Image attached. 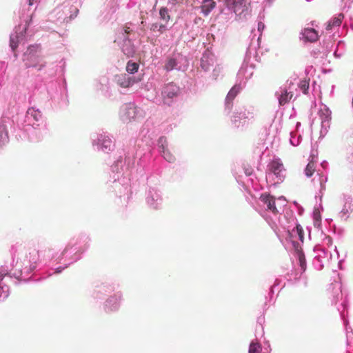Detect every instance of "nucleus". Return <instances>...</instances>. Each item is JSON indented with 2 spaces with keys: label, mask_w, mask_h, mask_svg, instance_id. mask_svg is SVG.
Segmentation results:
<instances>
[{
  "label": "nucleus",
  "mask_w": 353,
  "mask_h": 353,
  "mask_svg": "<svg viewBox=\"0 0 353 353\" xmlns=\"http://www.w3.org/2000/svg\"><path fill=\"white\" fill-rule=\"evenodd\" d=\"M41 51V47L38 45L30 46L26 54L25 61L28 68H36L38 70H41L46 66V62L43 58L37 53Z\"/></svg>",
  "instance_id": "nucleus-1"
},
{
  "label": "nucleus",
  "mask_w": 353,
  "mask_h": 353,
  "mask_svg": "<svg viewBox=\"0 0 353 353\" xmlns=\"http://www.w3.org/2000/svg\"><path fill=\"white\" fill-rule=\"evenodd\" d=\"M180 93V88L176 85L171 83L165 85L162 90L161 94L163 103L170 105L173 99L178 97Z\"/></svg>",
  "instance_id": "nucleus-2"
},
{
  "label": "nucleus",
  "mask_w": 353,
  "mask_h": 353,
  "mask_svg": "<svg viewBox=\"0 0 353 353\" xmlns=\"http://www.w3.org/2000/svg\"><path fill=\"white\" fill-rule=\"evenodd\" d=\"M250 4L251 0H225L227 8L237 14L248 10Z\"/></svg>",
  "instance_id": "nucleus-3"
},
{
  "label": "nucleus",
  "mask_w": 353,
  "mask_h": 353,
  "mask_svg": "<svg viewBox=\"0 0 353 353\" xmlns=\"http://www.w3.org/2000/svg\"><path fill=\"white\" fill-rule=\"evenodd\" d=\"M241 89V88L240 85H234L230 89V90L228 93V95L225 98L226 108H228V110H231V108L232 107V101L234 99V98L237 96V94L240 92Z\"/></svg>",
  "instance_id": "nucleus-4"
},
{
  "label": "nucleus",
  "mask_w": 353,
  "mask_h": 353,
  "mask_svg": "<svg viewBox=\"0 0 353 353\" xmlns=\"http://www.w3.org/2000/svg\"><path fill=\"white\" fill-rule=\"evenodd\" d=\"M303 37L307 41L315 42L319 39L318 32L312 28H306L302 32Z\"/></svg>",
  "instance_id": "nucleus-5"
},
{
  "label": "nucleus",
  "mask_w": 353,
  "mask_h": 353,
  "mask_svg": "<svg viewBox=\"0 0 353 353\" xmlns=\"http://www.w3.org/2000/svg\"><path fill=\"white\" fill-rule=\"evenodd\" d=\"M260 199L267 205L268 209L276 214L278 212L275 205V199L269 194H261Z\"/></svg>",
  "instance_id": "nucleus-6"
},
{
  "label": "nucleus",
  "mask_w": 353,
  "mask_h": 353,
  "mask_svg": "<svg viewBox=\"0 0 353 353\" xmlns=\"http://www.w3.org/2000/svg\"><path fill=\"white\" fill-rule=\"evenodd\" d=\"M137 108L133 105L128 104L126 105L124 109V112L123 114V117L130 121L132 119H135L137 118Z\"/></svg>",
  "instance_id": "nucleus-7"
},
{
  "label": "nucleus",
  "mask_w": 353,
  "mask_h": 353,
  "mask_svg": "<svg viewBox=\"0 0 353 353\" xmlns=\"http://www.w3.org/2000/svg\"><path fill=\"white\" fill-rule=\"evenodd\" d=\"M269 167L270 171L277 176H280L281 173L284 170L283 164L279 159L272 160L270 162Z\"/></svg>",
  "instance_id": "nucleus-8"
},
{
  "label": "nucleus",
  "mask_w": 353,
  "mask_h": 353,
  "mask_svg": "<svg viewBox=\"0 0 353 353\" xmlns=\"http://www.w3.org/2000/svg\"><path fill=\"white\" fill-rule=\"evenodd\" d=\"M216 2L214 0H203L201 6V12L205 16H208L210 12L216 7Z\"/></svg>",
  "instance_id": "nucleus-9"
},
{
  "label": "nucleus",
  "mask_w": 353,
  "mask_h": 353,
  "mask_svg": "<svg viewBox=\"0 0 353 353\" xmlns=\"http://www.w3.org/2000/svg\"><path fill=\"white\" fill-rule=\"evenodd\" d=\"M212 58L209 54H204L201 60V67L205 71L208 70L212 65Z\"/></svg>",
  "instance_id": "nucleus-10"
},
{
  "label": "nucleus",
  "mask_w": 353,
  "mask_h": 353,
  "mask_svg": "<svg viewBox=\"0 0 353 353\" xmlns=\"http://www.w3.org/2000/svg\"><path fill=\"white\" fill-rule=\"evenodd\" d=\"M293 97L292 92H288L284 90L279 98V103L280 105H284L288 103Z\"/></svg>",
  "instance_id": "nucleus-11"
},
{
  "label": "nucleus",
  "mask_w": 353,
  "mask_h": 353,
  "mask_svg": "<svg viewBox=\"0 0 353 353\" xmlns=\"http://www.w3.org/2000/svg\"><path fill=\"white\" fill-rule=\"evenodd\" d=\"M8 141V135L5 125L0 123V147Z\"/></svg>",
  "instance_id": "nucleus-12"
},
{
  "label": "nucleus",
  "mask_w": 353,
  "mask_h": 353,
  "mask_svg": "<svg viewBox=\"0 0 353 353\" xmlns=\"http://www.w3.org/2000/svg\"><path fill=\"white\" fill-rule=\"evenodd\" d=\"M343 16L342 14H339L338 17L334 18L332 20L329 21L326 26V29L327 30H330L334 26H339L341 23L342 19Z\"/></svg>",
  "instance_id": "nucleus-13"
},
{
  "label": "nucleus",
  "mask_w": 353,
  "mask_h": 353,
  "mask_svg": "<svg viewBox=\"0 0 353 353\" xmlns=\"http://www.w3.org/2000/svg\"><path fill=\"white\" fill-rule=\"evenodd\" d=\"M316 170V163L312 160L310 161L306 168H305L304 172L307 177H311Z\"/></svg>",
  "instance_id": "nucleus-14"
},
{
  "label": "nucleus",
  "mask_w": 353,
  "mask_h": 353,
  "mask_svg": "<svg viewBox=\"0 0 353 353\" xmlns=\"http://www.w3.org/2000/svg\"><path fill=\"white\" fill-rule=\"evenodd\" d=\"M310 86V79H304L299 83V88L302 90L303 93L307 94Z\"/></svg>",
  "instance_id": "nucleus-15"
},
{
  "label": "nucleus",
  "mask_w": 353,
  "mask_h": 353,
  "mask_svg": "<svg viewBox=\"0 0 353 353\" xmlns=\"http://www.w3.org/2000/svg\"><path fill=\"white\" fill-rule=\"evenodd\" d=\"M139 64L135 62H132L131 61H128L126 65V70L130 74H134L137 72L139 69Z\"/></svg>",
  "instance_id": "nucleus-16"
},
{
  "label": "nucleus",
  "mask_w": 353,
  "mask_h": 353,
  "mask_svg": "<svg viewBox=\"0 0 353 353\" xmlns=\"http://www.w3.org/2000/svg\"><path fill=\"white\" fill-rule=\"evenodd\" d=\"M176 65H177V61L175 59L169 58L165 64L164 68L167 71H170V70L174 69L175 67L176 66Z\"/></svg>",
  "instance_id": "nucleus-17"
},
{
  "label": "nucleus",
  "mask_w": 353,
  "mask_h": 353,
  "mask_svg": "<svg viewBox=\"0 0 353 353\" xmlns=\"http://www.w3.org/2000/svg\"><path fill=\"white\" fill-rule=\"evenodd\" d=\"M159 15L160 19L165 21V23H168L170 19V16L169 14V12L168 8H161L159 10Z\"/></svg>",
  "instance_id": "nucleus-18"
},
{
  "label": "nucleus",
  "mask_w": 353,
  "mask_h": 353,
  "mask_svg": "<svg viewBox=\"0 0 353 353\" xmlns=\"http://www.w3.org/2000/svg\"><path fill=\"white\" fill-rule=\"evenodd\" d=\"M261 351V345L257 342H252L249 347V353H260Z\"/></svg>",
  "instance_id": "nucleus-19"
},
{
  "label": "nucleus",
  "mask_w": 353,
  "mask_h": 353,
  "mask_svg": "<svg viewBox=\"0 0 353 353\" xmlns=\"http://www.w3.org/2000/svg\"><path fill=\"white\" fill-rule=\"evenodd\" d=\"M163 157L168 162H173L175 160L174 156L168 150L163 148Z\"/></svg>",
  "instance_id": "nucleus-20"
},
{
  "label": "nucleus",
  "mask_w": 353,
  "mask_h": 353,
  "mask_svg": "<svg viewBox=\"0 0 353 353\" xmlns=\"http://www.w3.org/2000/svg\"><path fill=\"white\" fill-rule=\"evenodd\" d=\"M101 145L102 148L105 149L104 151L106 152V150H110L111 148L113 146V143L110 139L105 138L102 141Z\"/></svg>",
  "instance_id": "nucleus-21"
},
{
  "label": "nucleus",
  "mask_w": 353,
  "mask_h": 353,
  "mask_svg": "<svg viewBox=\"0 0 353 353\" xmlns=\"http://www.w3.org/2000/svg\"><path fill=\"white\" fill-rule=\"evenodd\" d=\"M18 36L17 35H11L10 39V46L12 50H15V49L18 47Z\"/></svg>",
  "instance_id": "nucleus-22"
},
{
  "label": "nucleus",
  "mask_w": 353,
  "mask_h": 353,
  "mask_svg": "<svg viewBox=\"0 0 353 353\" xmlns=\"http://www.w3.org/2000/svg\"><path fill=\"white\" fill-rule=\"evenodd\" d=\"M123 52L128 57H132L134 54V50L133 47L128 45H125L123 48Z\"/></svg>",
  "instance_id": "nucleus-23"
},
{
  "label": "nucleus",
  "mask_w": 353,
  "mask_h": 353,
  "mask_svg": "<svg viewBox=\"0 0 353 353\" xmlns=\"http://www.w3.org/2000/svg\"><path fill=\"white\" fill-rule=\"evenodd\" d=\"M299 260L301 269L305 271L306 268V261L304 254L302 252H299Z\"/></svg>",
  "instance_id": "nucleus-24"
},
{
  "label": "nucleus",
  "mask_w": 353,
  "mask_h": 353,
  "mask_svg": "<svg viewBox=\"0 0 353 353\" xmlns=\"http://www.w3.org/2000/svg\"><path fill=\"white\" fill-rule=\"evenodd\" d=\"M296 232L298 234L299 238L301 242H303L304 240V232L303 228L301 225L298 224L296 227Z\"/></svg>",
  "instance_id": "nucleus-25"
},
{
  "label": "nucleus",
  "mask_w": 353,
  "mask_h": 353,
  "mask_svg": "<svg viewBox=\"0 0 353 353\" xmlns=\"http://www.w3.org/2000/svg\"><path fill=\"white\" fill-rule=\"evenodd\" d=\"M123 29H124V32L126 33V34H129L130 32H131V30L130 28V27H128L127 26H125L123 27Z\"/></svg>",
  "instance_id": "nucleus-26"
},
{
  "label": "nucleus",
  "mask_w": 353,
  "mask_h": 353,
  "mask_svg": "<svg viewBox=\"0 0 353 353\" xmlns=\"http://www.w3.org/2000/svg\"><path fill=\"white\" fill-rule=\"evenodd\" d=\"M245 174H246L248 176H250V175H251V174H252V168H248V169H246V170H245Z\"/></svg>",
  "instance_id": "nucleus-27"
},
{
  "label": "nucleus",
  "mask_w": 353,
  "mask_h": 353,
  "mask_svg": "<svg viewBox=\"0 0 353 353\" xmlns=\"http://www.w3.org/2000/svg\"><path fill=\"white\" fill-rule=\"evenodd\" d=\"M165 30V25H163V24H162V25H161V26H159V31H160L161 32H163Z\"/></svg>",
  "instance_id": "nucleus-28"
},
{
  "label": "nucleus",
  "mask_w": 353,
  "mask_h": 353,
  "mask_svg": "<svg viewBox=\"0 0 353 353\" xmlns=\"http://www.w3.org/2000/svg\"><path fill=\"white\" fill-rule=\"evenodd\" d=\"M36 2H37V0H29V5L32 6Z\"/></svg>",
  "instance_id": "nucleus-29"
},
{
  "label": "nucleus",
  "mask_w": 353,
  "mask_h": 353,
  "mask_svg": "<svg viewBox=\"0 0 353 353\" xmlns=\"http://www.w3.org/2000/svg\"><path fill=\"white\" fill-rule=\"evenodd\" d=\"M264 28V25L261 22L259 23V25H258L259 30H260L261 28Z\"/></svg>",
  "instance_id": "nucleus-30"
},
{
  "label": "nucleus",
  "mask_w": 353,
  "mask_h": 353,
  "mask_svg": "<svg viewBox=\"0 0 353 353\" xmlns=\"http://www.w3.org/2000/svg\"><path fill=\"white\" fill-rule=\"evenodd\" d=\"M121 85H122V86H123V87H128V85H129V83H125V84L122 83V84H121Z\"/></svg>",
  "instance_id": "nucleus-31"
},
{
  "label": "nucleus",
  "mask_w": 353,
  "mask_h": 353,
  "mask_svg": "<svg viewBox=\"0 0 353 353\" xmlns=\"http://www.w3.org/2000/svg\"><path fill=\"white\" fill-rule=\"evenodd\" d=\"M176 3H182V1H176Z\"/></svg>",
  "instance_id": "nucleus-32"
}]
</instances>
